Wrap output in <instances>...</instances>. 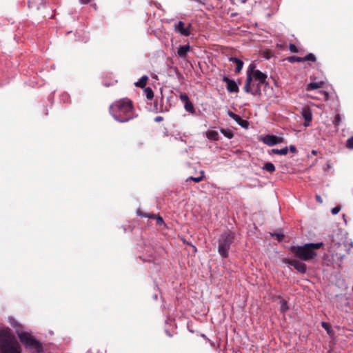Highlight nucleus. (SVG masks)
Masks as SVG:
<instances>
[{"mask_svg": "<svg viewBox=\"0 0 353 353\" xmlns=\"http://www.w3.org/2000/svg\"><path fill=\"white\" fill-rule=\"evenodd\" d=\"M109 111L113 118L121 123L128 122L135 117L132 101L128 98L113 102Z\"/></svg>", "mask_w": 353, "mask_h": 353, "instance_id": "nucleus-1", "label": "nucleus"}, {"mask_svg": "<svg viewBox=\"0 0 353 353\" xmlns=\"http://www.w3.org/2000/svg\"><path fill=\"white\" fill-rule=\"evenodd\" d=\"M323 246V243H310L303 245H292L289 250L294 256L301 261H308L314 259L317 256L316 250Z\"/></svg>", "mask_w": 353, "mask_h": 353, "instance_id": "nucleus-2", "label": "nucleus"}, {"mask_svg": "<svg viewBox=\"0 0 353 353\" xmlns=\"http://www.w3.org/2000/svg\"><path fill=\"white\" fill-rule=\"evenodd\" d=\"M0 353H21L19 343L9 331L0 332Z\"/></svg>", "mask_w": 353, "mask_h": 353, "instance_id": "nucleus-3", "label": "nucleus"}, {"mask_svg": "<svg viewBox=\"0 0 353 353\" xmlns=\"http://www.w3.org/2000/svg\"><path fill=\"white\" fill-rule=\"evenodd\" d=\"M235 240V233L230 230L223 232L218 239V252L222 258L229 256L231 245Z\"/></svg>", "mask_w": 353, "mask_h": 353, "instance_id": "nucleus-4", "label": "nucleus"}, {"mask_svg": "<svg viewBox=\"0 0 353 353\" xmlns=\"http://www.w3.org/2000/svg\"><path fill=\"white\" fill-rule=\"evenodd\" d=\"M20 341L26 348L34 350L37 352L42 351L41 343L28 332H21L19 334Z\"/></svg>", "mask_w": 353, "mask_h": 353, "instance_id": "nucleus-5", "label": "nucleus"}, {"mask_svg": "<svg viewBox=\"0 0 353 353\" xmlns=\"http://www.w3.org/2000/svg\"><path fill=\"white\" fill-rule=\"evenodd\" d=\"M268 76L261 72L259 70L255 71H252L251 72H248L247 77L244 85V90L245 92H251V85L253 80L259 82V83H265L266 82V79Z\"/></svg>", "mask_w": 353, "mask_h": 353, "instance_id": "nucleus-6", "label": "nucleus"}, {"mask_svg": "<svg viewBox=\"0 0 353 353\" xmlns=\"http://www.w3.org/2000/svg\"><path fill=\"white\" fill-rule=\"evenodd\" d=\"M174 28L175 32L181 34L183 36L188 37L191 34L192 25L189 23L187 27H185L184 22L179 21L174 23Z\"/></svg>", "mask_w": 353, "mask_h": 353, "instance_id": "nucleus-7", "label": "nucleus"}, {"mask_svg": "<svg viewBox=\"0 0 353 353\" xmlns=\"http://www.w3.org/2000/svg\"><path fill=\"white\" fill-rule=\"evenodd\" d=\"M285 263H288V265L293 266L301 274H305L307 270V266L306 265L301 262L299 260L296 259H286L285 261Z\"/></svg>", "mask_w": 353, "mask_h": 353, "instance_id": "nucleus-8", "label": "nucleus"}, {"mask_svg": "<svg viewBox=\"0 0 353 353\" xmlns=\"http://www.w3.org/2000/svg\"><path fill=\"white\" fill-rule=\"evenodd\" d=\"M263 142L269 145L273 146L278 143H283L284 141V139L283 137H277L275 135H266L262 139Z\"/></svg>", "mask_w": 353, "mask_h": 353, "instance_id": "nucleus-9", "label": "nucleus"}, {"mask_svg": "<svg viewBox=\"0 0 353 353\" xmlns=\"http://www.w3.org/2000/svg\"><path fill=\"white\" fill-rule=\"evenodd\" d=\"M137 215L141 217H145L148 219H155L157 225H161L164 223L162 217L159 214H155L153 213H146L141 210H138L137 212Z\"/></svg>", "mask_w": 353, "mask_h": 353, "instance_id": "nucleus-10", "label": "nucleus"}, {"mask_svg": "<svg viewBox=\"0 0 353 353\" xmlns=\"http://www.w3.org/2000/svg\"><path fill=\"white\" fill-rule=\"evenodd\" d=\"M223 81L226 83V88L230 92H238L239 89L236 83L227 77L223 78Z\"/></svg>", "mask_w": 353, "mask_h": 353, "instance_id": "nucleus-11", "label": "nucleus"}, {"mask_svg": "<svg viewBox=\"0 0 353 353\" xmlns=\"http://www.w3.org/2000/svg\"><path fill=\"white\" fill-rule=\"evenodd\" d=\"M228 116L233 119L239 125L243 128H248V123L246 120L243 119L239 115L236 114L232 111H228Z\"/></svg>", "mask_w": 353, "mask_h": 353, "instance_id": "nucleus-12", "label": "nucleus"}, {"mask_svg": "<svg viewBox=\"0 0 353 353\" xmlns=\"http://www.w3.org/2000/svg\"><path fill=\"white\" fill-rule=\"evenodd\" d=\"M190 50V46L189 45L181 46L177 50V54L179 57L185 59Z\"/></svg>", "mask_w": 353, "mask_h": 353, "instance_id": "nucleus-13", "label": "nucleus"}, {"mask_svg": "<svg viewBox=\"0 0 353 353\" xmlns=\"http://www.w3.org/2000/svg\"><path fill=\"white\" fill-rule=\"evenodd\" d=\"M324 85L323 81H319V82H312L306 85L305 90L306 91H311L313 90H316L323 88Z\"/></svg>", "mask_w": 353, "mask_h": 353, "instance_id": "nucleus-14", "label": "nucleus"}, {"mask_svg": "<svg viewBox=\"0 0 353 353\" xmlns=\"http://www.w3.org/2000/svg\"><path fill=\"white\" fill-rule=\"evenodd\" d=\"M46 0H28V7L35 8L39 9L41 6H44Z\"/></svg>", "mask_w": 353, "mask_h": 353, "instance_id": "nucleus-15", "label": "nucleus"}, {"mask_svg": "<svg viewBox=\"0 0 353 353\" xmlns=\"http://www.w3.org/2000/svg\"><path fill=\"white\" fill-rule=\"evenodd\" d=\"M230 61L236 63L235 72L236 73H239L241 71L242 68H243V62L241 59H239V58H236V57H231V58H230Z\"/></svg>", "mask_w": 353, "mask_h": 353, "instance_id": "nucleus-16", "label": "nucleus"}, {"mask_svg": "<svg viewBox=\"0 0 353 353\" xmlns=\"http://www.w3.org/2000/svg\"><path fill=\"white\" fill-rule=\"evenodd\" d=\"M148 77L146 75L143 76L137 82L134 83L136 87L143 88L145 87Z\"/></svg>", "mask_w": 353, "mask_h": 353, "instance_id": "nucleus-17", "label": "nucleus"}, {"mask_svg": "<svg viewBox=\"0 0 353 353\" xmlns=\"http://www.w3.org/2000/svg\"><path fill=\"white\" fill-rule=\"evenodd\" d=\"M207 137L213 141H217L219 138V134L217 131L215 130H210L206 132Z\"/></svg>", "mask_w": 353, "mask_h": 353, "instance_id": "nucleus-18", "label": "nucleus"}, {"mask_svg": "<svg viewBox=\"0 0 353 353\" xmlns=\"http://www.w3.org/2000/svg\"><path fill=\"white\" fill-rule=\"evenodd\" d=\"M184 108L187 112H190L192 114H194L195 112L194 105L190 100L184 103Z\"/></svg>", "mask_w": 353, "mask_h": 353, "instance_id": "nucleus-19", "label": "nucleus"}, {"mask_svg": "<svg viewBox=\"0 0 353 353\" xmlns=\"http://www.w3.org/2000/svg\"><path fill=\"white\" fill-rule=\"evenodd\" d=\"M200 173H201L200 176H198V177L190 176L187 179L186 181H193L195 183H199V182L201 181L205 176V172L203 170H201Z\"/></svg>", "mask_w": 353, "mask_h": 353, "instance_id": "nucleus-20", "label": "nucleus"}, {"mask_svg": "<svg viewBox=\"0 0 353 353\" xmlns=\"http://www.w3.org/2000/svg\"><path fill=\"white\" fill-rule=\"evenodd\" d=\"M263 169L266 170L267 172H270V173H272L275 171V166L274 165L273 163H270V162H267L264 164L263 167Z\"/></svg>", "mask_w": 353, "mask_h": 353, "instance_id": "nucleus-21", "label": "nucleus"}, {"mask_svg": "<svg viewBox=\"0 0 353 353\" xmlns=\"http://www.w3.org/2000/svg\"><path fill=\"white\" fill-rule=\"evenodd\" d=\"M288 152V147H285L282 149H272V153L273 154H280V155H286Z\"/></svg>", "mask_w": 353, "mask_h": 353, "instance_id": "nucleus-22", "label": "nucleus"}, {"mask_svg": "<svg viewBox=\"0 0 353 353\" xmlns=\"http://www.w3.org/2000/svg\"><path fill=\"white\" fill-rule=\"evenodd\" d=\"M280 303H281L280 311H281V313L284 314L289 309V307L288 305V303H287V301L285 299H282L280 301Z\"/></svg>", "mask_w": 353, "mask_h": 353, "instance_id": "nucleus-23", "label": "nucleus"}, {"mask_svg": "<svg viewBox=\"0 0 353 353\" xmlns=\"http://www.w3.org/2000/svg\"><path fill=\"white\" fill-rule=\"evenodd\" d=\"M144 93L148 99L151 100L154 97V92L150 87L145 88Z\"/></svg>", "mask_w": 353, "mask_h": 353, "instance_id": "nucleus-24", "label": "nucleus"}, {"mask_svg": "<svg viewBox=\"0 0 353 353\" xmlns=\"http://www.w3.org/2000/svg\"><path fill=\"white\" fill-rule=\"evenodd\" d=\"M261 84L262 83H259V82H258V83L255 86L254 89L253 90L251 89V92L250 93H251L252 95H260L261 94Z\"/></svg>", "mask_w": 353, "mask_h": 353, "instance_id": "nucleus-25", "label": "nucleus"}, {"mask_svg": "<svg viewBox=\"0 0 353 353\" xmlns=\"http://www.w3.org/2000/svg\"><path fill=\"white\" fill-rule=\"evenodd\" d=\"M302 115L305 121L310 122L312 121V114L309 110H303Z\"/></svg>", "mask_w": 353, "mask_h": 353, "instance_id": "nucleus-26", "label": "nucleus"}, {"mask_svg": "<svg viewBox=\"0 0 353 353\" xmlns=\"http://www.w3.org/2000/svg\"><path fill=\"white\" fill-rule=\"evenodd\" d=\"M221 132L228 139H231L234 136V134L233 132L230 130H228V129H221Z\"/></svg>", "mask_w": 353, "mask_h": 353, "instance_id": "nucleus-27", "label": "nucleus"}, {"mask_svg": "<svg viewBox=\"0 0 353 353\" xmlns=\"http://www.w3.org/2000/svg\"><path fill=\"white\" fill-rule=\"evenodd\" d=\"M287 60L290 63L303 62V57H296V56H290L287 58Z\"/></svg>", "mask_w": 353, "mask_h": 353, "instance_id": "nucleus-28", "label": "nucleus"}, {"mask_svg": "<svg viewBox=\"0 0 353 353\" xmlns=\"http://www.w3.org/2000/svg\"><path fill=\"white\" fill-rule=\"evenodd\" d=\"M312 61V62H315L316 61V57L315 56L312 54V53H309L307 55H306L305 57H303V61Z\"/></svg>", "mask_w": 353, "mask_h": 353, "instance_id": "nucleus-29", "label": "nucleus"}, {"mask_svg": "<svg viewBox=\"0 0 353 353\" xmlns=\"http://www.w3.org/2000/svg\"><path fill=\"white\" fill-rule=\"evenodd\" d=\"M341 122V114H336L335 117H334V119L333 121V124L335 126H338V125H339Z\"/></svg>", "mask_w": 353, "mask_h": 353, "instance_id": "nucleus-30", "label": "nucleus"}, {"mask_svg": "<svg viewBox=\"0 0 353 353\" xmlns=\"http://www.w3.org/2000/svg\"><path fill=\"white\" fill-rule=\"evenodd\" d=\"M345 146L350 150H353V136L347 140Z\"/></svg>", "mask_w": 353, "mask_h": 353, "instance_id": "nucleus-31", "label": "nucleus"}, {"mask_svg": "<svg viewBox=\"0 0 353 353\" xmlns=\"http://www.w3.org/2000/svg\"><path fill=\"white\" fill-rule=\"evenodd\" d=\"M179 98H180L181 101H183V103H185L190 100L188 94L185 93L180 94Z\"/></svg>", "mask_w": 353, "mask_h": 353, "instance_id": "nucleus-32", "label": "nucleus"}, {"mask_svg": "<svg viewBox=\"0 0 353 353\" xmlns=\"http://www.w3.org/2000/svg\"><path fill=\"white\" fill-rule=\"evenodd\" d=\"M289 50H290V52H294V53H297L298 52L297 47L294 44H293V43H290V44Z\"/></svg>", "mask_w": 353, "mask_h": 353, "instance_id": "nucleus-33", "label": "nucleus"}, {"mask_svg": "<svg viewBox=\"0 0 353 353\" xmlns=\"http://www.w3.org/2000/svg\"><path fill=\"white\" fill-rule=\"evenodd\" d=\"M319 94L323 97V99L324 100H327L328 99V97H329V94L327 92L325 91H319Z\"/></svg>", "mask_w": 353, "mask_h": 353, "instance_id": "nucleus-34", "label": "nucleus"}, {"mask_svg": "<svg viewBox=\"0 0 353 353\" xmlns=\"http://www.w3.org/2000/svg\"><path fill=\"white\" fill-rule=\"evenodd\" d=\"M341 210V206L340 205H337L336 207H334V208L332 209L331 212H332V214H338Z\"/></svg>", "mask_w": 353, "mask_h": 353, "instance_id": "nucleus-35", "label": "nucleus"}, {"mask_svg": "<svg viewBox=\"0 0 353 353\" xmlns=\"http://www.w3.org/2000/svg\"><path fill=\"white\" fill-rule=\"evenodd\" d=\"M288 150L292 152V153H296L297 152V150L296 148V147L293 145H290Z\"/></svg>", "mask_w": 353, "mask_h": 353, "instance_id": "nucleus-36", "label": "nucleus"}, {"mask_svg": "<svg viewBox=\"0 0 353 353\" xmlns=\"http://www.w3.org/2000/svg\"><path fill=\"white\" fill-rule=\"evenodd\" d=\"M263 57L266 59H270L272 57V52L270 51H265L263 53Z\"/></svg>", "mask_w": 353, "mask_h": 353, "instance_id": "nucleus-37", "label": "nucleus"}, {"mask_svg": "<svg viewBox=\"0 0 353 353\" xmlns=\"http://www.w3.org/2000/svg\"><path fill=\"white\" fill-rule=\"evenodd\" d=\"M254 68H255V65L252 64V63L250 64V66H249V68H248V70L247 71V73L248 72H251L252 73V71H255L256 70H254Z\"/></svg>", "mask_w": 353, "mask_h": 353, "instance_id": "nucleus-38", "label": "nucleus"}, {"mask_svg": "<svg viewBox=\"0 0 353 353\" xmlns=\"http://www.w3.org/2000/svg\"><path fill=\"white\" fill-rule=\"evenodd\" d=\"M272 235V236H276L279 241H282L283 237H284V235L282 234H273Z\"/></svg>", "mask_w": 353, "mask_h": 353, "instance_id": "nucleus-39", "label": "nucleus"}, {"mask_svg": "<svg viewBox=\"0 0 353 353\" xmlns=\"http://www.w3.org/2000/svg\"><path fill=\"white\" fill-rule=\"evenodd\" d=\"M321 325L324 329H325L327 332H329L330 326L327 323L322 322Z\"/></svg>", "mask_w": 353, "mask_h": 353, "instance_id": "nucleus-40", "label": "nucleus"}, {"mask_svg": "<svg viewBox=\"0 0 353 353\" xmlns=\"http://www.w3.org/2000/svg\"><path fill=\"white\" fill-rule=\"evenodd\" d=\"M163 120V118L162 117H161V116H158V117H156L154 118V121H155V122H161V121H162Z\"/></svg>", "mask_w": 353, "mask_h": 353, "instance_id": "nucleus-41", "label": "nucleus"}, {"mask_svg": "<svg viewBox=\"0 0 353 353\" xmlns=\"http://www.w3.org/2000/svg\"><path fill=\"white\" fill-rule=\"evenodd\" d=\"M316 201L319 203H323V199L321 198V196L320 195H318L316 194Z\"/></svg>", "mask_w": 353, "mask_h": 353, "instance_id": "nucleus-42", "label": "nucleus"}, {"mask_svg": "<svg viewBox=\"0 0 353 353\" xmlns=\"http://www.w3.org/2000/svg\"><path fill=\"white\" fill-rule=\"evenodd\" d=\"M91 0H80L81 3L86 4L88 3Z\"/></svg>", "mask_w": 353, "mask_h": 353, "instance_id": "nucleus-43", "label": "nucleus"}, {"mask_svg": "<svg viewBox=\"0 0 353 353\" xmlns=\"http://www.w3.org/2000/svg\"><path fill=\"white\" fill-rule=\"evenodd\" d=\"M308 97L312 98V99H319V97H314V96H312V95H309Z\"/></svg>", "mask_w": 353, "mask_h": 353, "instance_id": "nucleus-44", "label": "nucleus"}, {"mask_svg": "<svg viewBox=\"0 0 353 353\" xmlns=\"http://www.w3.org/2000/svg\"><path fill=\"white\" fill-rule=\"evenodd\" d=\"M312 154H316V151L312 150Z\"/></svg>", "mask_w": 353, "mask_h": 353, "instance_id": "nucleus-45", "label": "nucleus"}]
</instances>
